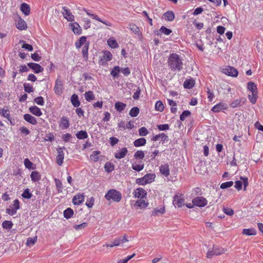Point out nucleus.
Segmentation results:
<instances>
[{
    "label": "nucleus",
    "instance_id": "1",
    "mask_svg": "<svg viewBox=\"0 0 263 263\" xmlns=\"http://www.w3.org/2000/svg\"><path fill=\"white\" fill-rule=\"evenodd\" d=\"M183 59L177 53L170 54L167 60L168 67L173 71H180L183 69Z\"/></svg>",
    "mask_w": 263,
    "mask_h": 263
},
{
    "label": "nucleus",
    "instance_id": "2",
    "mask_svg": "<svg viewBox=\"0 0 263 263\" xmlns=\"http://www.w3.org/2000/svg\"><path fill=\"white\" fill-rule=\"evenodd\" d=\"M107 201L112 200L119 202L122 199V194L116 189L109 190L104 196Z\"/></svg>",
    "mask_w": 263,
    "mask_h": 263
},
{
    "label": "nucleus",
    "instance_id": "3",
    "mask_svg": "<svg viewBox=\"0 0 263 263\" xmlns=\"http://www.w3.org/2000/svg\"><path fill=\"white\" fill-rule=\"evenodd\" d=\"M155 177L156 175L155 174H147L142 178H137L136 180V183L140 185H144L154 182Z\"/></svg>",
    "mask_w": 263,
    "mask_h": 263
},
{
    "label": "nucleus",
    "instance_id": "4",
    "mask_svg": "<svg viewBox=\"0 0 263 263\" xmlns=\"http://www.w3.org/2000/svg\"><path fill=\"white\" fill-rule=\"evenodd\" d=\"M128 241L127 236L124 235L123 237H119L114 239L111 243H106L103 245V247L112 248L114 247L119 246L121 244Z\"/></svg>",
    "mask_w": 263,
    "mask_h": 263
},
{
    "label": "nucleus",
    "instance_id": "5",
    "mask_svg": "<svg viewBox=\"0 0 263 263\" xmlns=\"http://www.w3.org/2000/svg\"><path fill=\"white\" fill-rule=\"evenodd\" d=\"M20 209V201L18 199H15L13 203L9 205V208L6 209V213L9 215L13 216L16 213L17 211Z\"/></svg>",
    "mask_w": 263,
    "mask_h": 263
},
{
    "label": "nucleus",
    "instance_id": "6",
    "mask_svg": "<svg viewBox=\"0 0 263 263\" xmlns=\"http://www.w3.org/2000/svg\"><path fill=\"white\" fill-rule=\"evenodd\" d=\"M14 23L16 27L19 30H25L27 28V24L26 22L18 15L14 19Z\"/></svg>",
    "mask_w": 263,
    "mask_h": 263
},
{
    "label": "nucleus",
    "instance_id": "7",
    "mask_svg": "<svg viewBox=\"0 0 263 263\" xmlns=\"http://www.w3.org/2000/svg\"><path fill=\"white\" fill-rule=\"evenodd\" d=\"M63 83L60 77L57 79L55 85L54 87V91L57 95L61 96L63 93Z\"/></svg>",
    "mask_w": 263,
    "mask_h": 263
},
{
    "label": "nucleus",
    "instance_id": "8",
    "mask_svg": "<svg viewBox=\"0 0 263 263\" xmlns=\"http://www.w3.org/2000/svg\"><path fill=\"white\" fill-rule=\"evenodd\" d=\"M222 72L227 76L236 77L238 76V70L232 66H228L222 69Z\"/></svg>",
    "mask_w": 263,
    "mask_h": 263
},
{
    "label": "nucleus",
    "instance_id": "9",
    "mask_svg": "<svg viewBox=\"0 0 263 263\" xmlns=\"http://www.w3.org/2000/svg\"><path fill=\"white\" fill-rule=\"evenodd\" d=\"M240 179L242 180H237L235 182L234 187L238 190H241L242 184H243V190L246 191L247 186L248 185V178L246 177H241Z\"/></svg>",
    "mask_w": 263,
    "mask_h": 263
},
{
    "label": "nucleus",
    "instance_id": "10",
    "mask_svg": "<svg viewBox=\"0 0 263 263\" xmlns=\"http://www.w3.org/2000/svg\"><path fill=\"white\" fill-rule=\"evenodd\" d=\"M112 58L110 52L105 51L103 52V55L101 57L99 61V64L102 65H105L108 61H110Z\"/></svg>",
    "mask_w": 263,
    "mask_h": 263
},
{
    "label": "nucleus",
    "instance_id": "11",
    "mask_svg": "<svg viewBox=\"0 0 263 263\" xmlns=\"http://www.w3.org/2000/svg\"><path fill=\"white\" fill-rule=\"evenodd\" d=\"M62 13L64 17L68 22H72L74 20V15L71 13L70 10L66 7H62Z\"/></svg>",
    "mask_w": 263,
    "mask_h": 263
},
{
    "label": "nucleus",
    "instance_id": "12",
    "mask_svg": "<svg viewBox=\"0 0 263 263\" xmlns=\"http://www.w3.org/2000/svg\"><path fill=\"white\" fill-rule=\"evenodd\" d=\"M133 195L135 198L143 199L146 197L147 193L145 190L139 187L137 188L134 191Z\"/></svg>",
    "mask_w": 263,
    "mask_h": 263
},
{
    "label": "nucleus",
    "instance_id": "13",
    "mask_svg": "<svg viewBox=\"0 0 263 263\" xmlns=\"http://www.w3.org/2000/svg\"><path fill=\"white\" fill-rule=\"evenodd\" d=\"M57 153L58 155L56 157V161L59 165L61 166L63 163V160L64 158V153L63 151V148H58Z\"/></svg>",
    "mask_w": 263,
    "mask_h": 263
},
{
    "label": "nucleus",
    "instance_id": "14",
    "mask_svg": "<svg viewBox=\"0 0 263 263\" xmlns=\"http://www.w3.org/2000/svg\"><path fill=\"white\" fill-rule=\"evenodd\" d=\"M193 203L195 206L199 207L204 206L206 204V200L202 197H197L193 199Z\"/></svg>",
    "mask_w": 263,
    "mask_h": 263
},
{
    "label": "nucleus",
    "instance_id": "15",
    "mask_svg": "<svg viewBox=\"0 0 263 263\" xmlns=\"http://www.w3.org/2000/svg\"><path fill=\"white\" fill-rule=\"evenodd\" d=\"M128 153L126 147H123L118 150L114 154L115 157L117 159H121L124 158Z\"/></svg>",
    "mask_w": 263,
    "mask_h": 263
},
{
    "label": "nucleus",
    "instance_id": "16",
    "mask_svg": "<svg viewBox=\"0 0 263 263\" xmlns=\"http://www.w3.org/2000/svg\"><path fill=\"white\" fill-rule=\"evenodd\" d=\"M160 173L164 177H167L170 174L169 165L167 163L161 165L159 167Z\"/></svg>",
    "mask_w": 263,
    "mask_h": 263
},
{
    "label": "nucleus",
    "instance_id": "17",
    "mask_svg": "<svg viewBox=\"0 0 263 263\" xmlns=\"http://www.w3.org/2000/svg\"><path fill=\"white\" fill-rule=\"evenodd\" d=\"M28 66L31 68L36 73H39L43 71V68L39 64L34 63H30L28 64Z\"/></svg>",
    "mask_w": 263,
    "mask_h": 263
},
{
    "label": "nucleus",
    "instance_id": "18",
    "mask_svg": "<svg viewBox=\"0 0 263 263\" xmlns=\"http://www.w3.org/2000/svg\"><path fill=\"white\" fill-rule=\"evenodd\" d=\"M84 201V196L83 194H79L74 196L72 199V203L79 205Z\"/></svg>",
    "mask_w": 263,
    "mask_h": 263
},
{
    "label": "nucleus",
    "instance_id": "19",
    "mask_svg": "<svg viewBox=\"0 0 263 263\" xmlns=\"http://www.w3.org/2000/svg\"><path fill=\"white\" fill-rule=\"evenodd\" d=\"M70 125L69 121L67 117L63 116L59 123V126L62 129H67Z\"/></svg>",
    "mask_w": 263,
    "mask_h": 263
},
{
    "label": "nucleus",
    "instance_id": "20",
    "mask_svg": "<svg viewBox=\"0 0 263 263\" xmlns=\"http://www.w3.org/2000/svg\"><path fill=\"white\" fill-rule=\"evenodd\" d=\"M152 140L153 141H157L160 140L163 143H164L165 141L168 140V136L164 133H161L160 134L153 136L152 138Z\"/></svg>",
    "mask_w": 263,
    "mask_h": 263
},
{
    "label": "nucleus",
    "instance_id": "21",
    "mask_svg": "<svg viewBox=\"0 0 263 263\" xmlns=\"http://www.w3.org/2000/svg\"><path fill=\"white\" fill-rule=\"evenodd\" d=\"M173 203L175 207H181L184 204V199L181 196L176 195L174 197Z\"/></svg>",
    "mask_w": 263,
    "mask_h": 263
},
{
    "label": "nucleus",
    "instance_id": "22",
    "mask_svg": "<svg viewBox=\"0 0 263 263\" xmlns=\"http://www.w3.org/2000/svg\"><path fill=\"white\" fill-rule=\"evenodd\" d=\"M246 102V99L240 98L233 100L230 104V106L232 108H236L240 106Z\"/></svg>",
    "mask_w": 263,
    "mask_h": 263
},
{
    "label": "nucleus",
    "instance_id": "23",
    "mask_svg": "<svg viewBox=\"0 0 263 263\" xmlns=\"http://www.w3.org/2000/svg\"><path fill=\"white\" fill-rule=\"evenodd\" d=\"M88 42L87 41V38L85 36H81L78 41L75 43V46L77 49H80L82 45H85Z\"/></svg>",
    "mask_w": 263,
    "mask_h": 263
},
{
    "label": "nucleus",
    "instance_id": "24",
    "mask_svg": "<svg viewBox=\"0 0 263 263\" xmlns=\"http://www.w3.org/2000/svg\"><path fill=\"white\" fill-rule=\"evenodd\" d=\"M70 26L74 34L79 35L82 33V29L80 25L76 22L70 23Z\"/></svg>",
    "mask_w": 263,
    "mask_h": 263
},
{
    "label": "nucleus",
    "instance_id": "25",
    "mask_svg": "<svg viewBox=\"0 0 263 263\" xmlns=\"http://www.w3.org/2000/svg\"><path fill=\"white\" fill-rule=\"evenodd\" d=\"M241 234L246 236H254L256 234V231L254 228L243 229Z\"/></svg>",
    "mask_w": 263,
    "mask_h": 263
},
{
    "label": "nucleus",
    "instance_id": "26",
    "mask_svg": "<svg viewBox=\"0 0 263 263\" xmlns=\"http://www.w3.org/2000/svg\"><path fill=\"white\" fill-rule=\"evenodd\" d=\"M29 109L30 112L36 116L40 117L42 115V112L40 108L36 106H31L29 107Z\"/></svg>",
    "mask_w": 263,
    "mask_h": 263
},
{
    "label": "nucleus",
    "instance_id": "27",
    "mask_svg": "<svg viewBox=\"0 0 263 263\" xmlns=\"http://www.w3.org/2000/svg\"><path fill=\"white\" fill-rule=\"evenodd\" d=\"M24 118L27 122L33 125H35L37 123V120L36 118L30 114H27L24 115Z\"/></svg>",
    "mask_w": 263,
    "mask_h": 263
},
{
    "label": "nucleus",
    "instance_id": "28",
    "mask_svg": "<svg viewBox=\"0 0 263 263\" xmlns=\"http://www.w3.org/2000/svg\"><path fill=\"white\" fill-rule=\"evenodd\" d=\"M163 17L166 21L172 22L175 18L174 13L172 11H167L164 13Z\"/></svg>",
    "mask_w": 263,
    "mask_h": 263
},
{
    "label": "nucleus",
    "instance_id": "29",
    "mask_svg": "<svg viewBox=\"0 0 263 263\" xmlns=\"http://www.w3.org/2000/svg\"><path fill=\"white\" fill-rule=\"evenodd\" d=\"M30 178L33 182H38L41 180V176L37 171H34L31 172Z\"/></svg>",
    "mask_w": 263,
    "mask_h": 263
},
{
    "label": "nucleus",
    "instance_id": "30",
    "mask_svg": "<svg viewBox=\"0 0 263 263\" xmlns=\"http://www.w3.org/2000/svg\"><path fill=\"white\" fill-rule=\"evenodd\" d=\"M70 101L74 107H78L80 105V102L79 100V98L77 95L73 94L70 98Z\"/></svg>",
    "mask_w": 263,
    "mask_h": 263
},
{
    "label": "nucleus",
    "instance_id": "31",
    "mask_svg": "<svg viewBox=\"0 0 263 263\" xmlns=\"http://www.w3.org/2000/svg\"><path fill=\"white\" fill-rule=\"evenodd\" d=\"M247 89L251 93H258L256 85L253 82H249L247 84Z\"/></svg>",
    "mask_w": 263,
    "mask_h": 263
},
{
    "label": "nucleus",
    "instance_id": "32",
    "mask_svg": "<svg viewBox=\"0 0 263 263\" xmlns=\"http://www.w3.org/2000/svg\"><path fill=\"white\" fill-rule=\"evenodd\" d=\"M89 42L86 43L83 47L82 53L83 58L86 61L88 60V49L89 47Z\"/></svg>",
    "mask_w": 263,
    "mask_h": 263
},
{
    "label": "nucleus",
    "instance_id": "33",
    "mask_svg": "<svg viewBox=\"0 0 263 263\" xmlns=\"http://www.w3.org/2000/svg\"><path fill=\"white\" fill-rule=\"evenodd\" d=\"M100 151H93L90 155V159L93 162L98 161L101 158Z\"/></svg>",
    "mask_w": 263,
    "mask_h": 263
},
{
    "label": "nucleus",
    "instance_id": "34",
    "mask_svg": "<svg viewBox=\"0 0 263 263\" xmlns=\"http://www.w3.org/2000/svg\"><path fill=\"white\" fill-rule=\"evenodd\" d=\"M146 143V140L144 138H140L135 140L134 142V145L135 147H140L144 146Z\"/></svg>",
    "mask_w": 263,
    "mask_h": 263
},
{
    "label": "nucleus",
    "instance_id": "35",
    "mask_svg": "<svg viewBox=\"0 0 263 263\" xmlns=\"http://www.w3.org/2000/svg\"><path fill=\"white\" fill-rule=\"evenodd\" d=\"M126 107V104L123 102H117L115 104V107L118 112H121L124 110Z\"/></svg>",
    "mask_w": 263,
    "mask_h": 263
},
{
    "label": "nucleus",
    "instance_id": "36",
    "mask_svg": "<svg viewBox=\"0 0 263 263\" xmlns=\"http://www.w3.org/2000/svg\"><path fill=\"white\" fill-rule=\"evenodd\" d=\"M21 10L25 15H28L30 14V8L27 4L23 3L21 5Z\"/></svg>",
    "mask_w": 263,
    "mask_h": 263
},
{
    "label": "nucleus",
    "instance_id": "37",
    "mask_svg": "<svg viewBox=\"0 0 263 263\" xmlns=\"http://www.w3.org/2000/svg\"><path fill=\"white\" fill-rule=\"evenodd\" d=\"M144 166V163H137L136 162H134L132 163V168L134 171L139 172L143 170Z\"/></svg>",
    "mask_w": 263,
    "mask_h": 263
},
{
    "label": "nucleus",
    "instance_id": "38",
    "mask_svg": "<svg viewBox=\"0 0 263 263\" xmlns=\"http://www.w3.org/2000/svg\"><path fill=\"white\" fill-rule=\"evenodd\" d=\"M76 136L78 139L83 140L85 139H87L88 137L87 132L85 130H80L78 132Z\"/></svg>",
    "mask_w": 263,
    "mask_h": 263
},
{
    "label": "nucleus",
    "instance_id": "39",
    "mask_svg": "<svg viewBox=\"0 0 263 263\" xmlns=\"http://www.w3.org/2000/svg\"><path fill=\"white\" fill-rule=\"evenodd\" d=\"M227 104L224 103H220L215 105V112L220 111L223 110L227 109Z\"/></svg>",
    "mask_w": 263,
    "mask_h": 263
},
{
    "label": "nucleus",
    "instance_id": "40",
    "mask_svg": "<svg viewBox=\"0 0 263 263\" xmlns=\"http://www.w3.org/2000/svg\"><path fill=\"white\" fill-rule=\"evenodd\" d=\"M24 164L25 167L28 170H34L35 169L34 164L31 162L29 159L26 158L24 160Z\"/></svg>",
    "mask_w": 263,
    "mask_h": 263
},
{
    "label": "nucleus",
    "instance_id": "41",
    "mask_svg": "<svg viewBox=\"0 0 263 263\" xmlns=\"http://www.w3.org/2000/svg\"><path fill=\"white\" fill-rule=\"evenodd\" d=\"M84 97L86 101L90 102L95 99V95L91 91H88L84 93Z\"/></svg>",
    "mask_w": 263,
    "mask_h": 263
},
{
    "label": "nucleus",
    "instance_id": "42",
    "mask_svg": "<svg viewBox=\"0 0 263 263\" xmlns=\"http://www.w3.org/2000/svg\"><path fill=\"white\" fill-rule=\"evenodd\" d=\"M148 203L146 202L143 199H140L137 201L135 205L141 209L145 208L148 205Z\"/></svg>",
    "mask_w": 263,
    "mask_h": 263
},
{
    "label": "nucleus",
    "instance_id": "43",
    "mask_svg": "<svg viewBox=\"0 0 263 263\" xmlns=\"http://www.w3.org/2000/svg\"><path fill=\"white\" fill-rule=\"evenodd\" d=\"M107 44L111 48H116L118 47L117 42L112 37L109 38L107 40Z\"/></svg>",
    "mask_w": 263,
    "mask_h": 263
},
{
    "label": "nucleus",
    "instance_id": "44",
    "mask_svg": "<svg viewBox=\"0 0 263 263\" xmlns=\"http://www.w3.org/2000/svg\"><path fill=\"white\" fill-rule=\"evenodd\" d=\"M115 169L114 165L110 162H107L104 165V170L107 173H110Z\"/></svg>",
    "mask_w": 263,
    "mask_h": 263
},
{
    "label": "nucleus",
    "instance_id": "45",
    "mask_svg": "<svg viewBox=\"0 0 263 263\" xmlns=\"http://www.w3.org/2000/svg\"><path fill=\"white\" fill-rule=\"evenodd\" d=\"M140 110L138 107H134L129 112V115L132 117H136L139 114Z\"/></svg>",
    "mask_w": 263,
    "mask_h": 263
},
{
    "label": "nucleus",
    "instance_id": "46",
    "mask_svg": "<svg viewBox=\"0 0 263 263\" xmlns=\"http://www.w3.org/2000/svg\"><path fill=\"white\" fill-rule=\"evenodd\" d=\"M63 214L65 218L69 219L72 216L73 211L71 208H68L64 211Z\"/></svg>",
    "mask_w": 263,
    "mask_h": 263
},
{
    "label": "nucleus",
    "instance_id": "47",
    "mask_svg": "<svg viewBox=\"0 0 263 263\" xmlns=\"http://www.w3.org/2000/svg\"><path fill=\"white\" fill-rule=\"evenodd\" d=\"M121 71V68L118 66H115L110 72L111 76L115 78L117 77L119 73Z\"/></svg>",
    "mask_w": 263,
    "mask_h": 263
},
{
    "label": "nucleus",
    "instance_id": "48",
    "mask_svg": "<svg viewBox=\"0 0 263 263\" xmlns=\"http://www.w3.org/2000/svg\"><path fill=\"white\" fill-rule=\"evenodd\" d=\"M194 82L193 80H186L183 83V86L185 88L190 89L194 87Z\"/></svg>",
    "mask_w": 263,
    "mask_h": 263
},
{
    "label": "nucleus",
    "instance_id": "49",
    "mask_svg": "<svg viewBox=\"0 0 263 263\" xmlns=\"http://www.w3.org/2000/svg\"><path fill=\"white\" fill-rule=\"evenodd\" d=\"M0 115L7 118L9 121H11V117L8 110L5 108L0 109Z\"/></svg>",
    "mask_w": 263,
    "mask_h": 263
},
{
    "label": "nucleus",
    "instance_id": "50",
    "mask_svg": "<svg viewBox=\"0 0 263 263\" xmlns=\"http://www.w3.org/2000/svg\"><path fill=\"white\" fill-rule=\"evenodd\" d=\"M134 158L137 160H141L144 158L145 154L144 152L142 151H137L134 154Z\"/></svg>",
    "mask_w": 263,
    "mask_h": 263
},
{
    "label": "nucleus",
    "instance_id": "51",
    "mask_svg": "<svg viewBox=\"0 0 263 263\" xmlns=\"http://www.w3.org/2000/svg\"><path fill=\"white\" fill-rule=\"evenodd\" d=\"M13 223L11 221L5 220L2 223V227L4 229L9 230L12 228Z\"/></svg>",
    "mask_w": 263,
    "mask_h": 263
},
{
    "label": "nucleus",
    "instance_id": "52",
    "mask_svg": "<svg viewBox=\"0 0 263 263\" xmlns=\"http://www.w3.org/2000/svg\"><path fill=\"white\" fill-rule=\"evenodd\" d=\"M258 93H252L251 95H248V99L250 102L253 104H254L257 101V99L258 97Z\"/></svg>",
    "mask_w": 263,
    "mask_h": 263
},
{
    "label": "nucleus",
    "instance_id": "53",
    "mask_svg": "<svg viewBox=\"0 0 263 263\" xmlns=\"http://www.w3.org/2000/svg\"><path fill=\"white\" fill-rule=\"evenodd\" d=\"M54 182L58 193L62 192V183L58 179L55 178Z\"/></svg>",
    "mask_w": 263,
    "mask_h": 263
},
{
    "label": "nucleus",
    "instance_id": "54",
    "mask_svg": "<svg viewBox=\"0 0 263 263\" xmlns=\"http://www.w3.org/2000/svg\"><path fill=\"white\" fill-rule=\"evenodd\" d=\"M22 196L24 198L29 199L32 197V194L30 192V190L29 189H26L22 193Z\"/></svg>",
    "mask_w": 263,
    "mask_h": 263
},
{
    "label": "nucleus",
    "instance_id": "55",
    "mask_svg": "<svg viewBox=\"0 0 263 263\" xmlns=\"http://www.w3.org/2000/svg\"><path fill=\"white\" fill-rule=\"evenodd\" d=\"M164 207H161L160 208H155L152 212V215L153 216L157 215L158 213L163 214L165 213Z\"/></svg>",
    "mask_w": 263,
    "mask_h": 263
},
{
    "label": "nucleus",
    "instance_id": "56",
    "mask_svg": "<svg viewBox=\"0 0 263 263\" xmlns=\"http://www.w3.org/2000/svg\"><path fill=\"white\" fill-rule=\"evenodd\" d=\"M62 137L63 141L65 142H71L72 139V135L69 133L63 134Z\"/></svg>",
    "mask_w": 263,
    "mask_h": 263
},
{
    "label": "nucleus",
    "instance_id": "57",
    "mask_svg": "<svg viewBox=\"0 0 263 263\" xmlns=\"http://www.w3.org/2000/svg\"><path fill=\"white\" fill-rule=\"evenodd\" d=\"M159 31L161 33H163L166 35L170 34L172 32V31L171 29L167 28L166 27L163 26L160 28V29H159Z\"/></svg>",
    "mask_w": 263,
    "mask_h": 263
},
{
    "label": "nucleus",
    "instance_id": "58",
    "mask_svg": "<svg viewBox=\"0 0 263 263\" xmlns=\"http://www.w3.org/2000/svg\"><path fill=\"white\" fill-rule=\"evenodd\" d=\"M155 108L157 110L162 111L164 109V105L160 101H157L155 104Z\"/></svg>",
    "mask_w": 263,
    "mask_h": 263
},
{
    "label": "nucleus",
    "instance_id": "59",
    "mask_svg": "<svg viewBox=\"0 0 263 263\" xmlns=\"http://www.w3.org/2000/svg\"><path fill=\"white\" fill-rule=\"evenodd\" d=\"M139 135L140 136H145L148 134L147 129L145 127H141L138 130Z\"/></svg>",
    "mask_w": 263,
    "mask_h": 263
},
{
    "label": "nucleus",
    "instance_id": "60",
    "mask_svg": "<svg viewBox=\"0 0 263 263\" xmlns=\"http://www.w3.org/2000/svg\"><path fill=\"white\" fill-rule=\"evenodd\" d=\"M36 240V237H29L27 240L26 245L28 246H31L34 244Z\"/></svg>",
    "mask_w": 263,
    "mask_h": 263
},
{
    "label": "nucleus",
    "instance_id": "61",
    "mask_svg": "<svg viewBox=\"0 0 263 263\" xmlns=\"http://www.w3.org/2000/svg\"><path fill=\"white\" fill-rule=\"evenodd\" d=\"M234 183L232 181L226 182L224 183H222L220 185V188L222 189H226L227 188H229L230 187H231L233 185Z\"/></svg>",
    "mask_w": 263,
    "mask_h": 263
},
{
    "label": "nucleus",
    "instance_id": "62",
    "mask_svg": "<svg viewBox=\"0 0 263 263\" xmlns=\"http://www.w3.org/2000/svg\"><path fill=\"white\" fill-rule=\"evenodd\" d=\"M25 91L27 93H30L33 91V87L28 83H25L24 84Z\"/></svg>",
    "mask_w": 263,
    "mask_h": 263
},
{
    "label": "nucleus",
    "instance_id": "63",
    "mask_svg": "<svg viewBox=\"0 0 263 263\" xmlns=\"http://www.w3.org/2000/svg\"><path fill=\"white\" fill-rule=\"evenodd\" d=\"M34 101L37 105L43 106L44 104V100L42 97H37L34 99Z\"/></svg>",
    "mask_w": 263,
    "mask_h": 263
},
{
    "label": "nucleus",
    "instance_id": "64",
    "mask_svg": "<svg viewBox=\"0 0 263 263\" xmlns=\"http://www.w3.org/2000/svg\"><path fill=\"white\" fill-rule=\"evenodd\" d=\"M191 114V112L189 110H184L180 116V119L181 121H184L186 118L189 117Z\"/></svg>",
    "mask_w": 263,
    "mask_h": 263
}]
</instances>
